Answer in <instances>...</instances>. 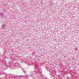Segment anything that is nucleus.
I'll return each mask as SVG.
<instances>
[{"mask_svg": "<svg viewBox=\"0 0 79 79\" xmlns=\"http://www.w3.org/2000/svg\"><path fill=\"white\" fill-rule=\"evenodd\" d=\"M48 70H49V72H50L51 74H52L55 72V70H54V68H50V69L49 68H48Z\"/></svg>", "mask_w": 79, "mask_h": 79, "instance_id": "nucleus-1", "label": "nucleus"}, {"mask_svg": "<svg viewBox=\"0 0 79 79\" xmlns=\"http://www.w3.org/2000/svg\"><path fill=\"white\" fill-rule=\"evenodd\" d=\"M35 66L36 67V68H37V69L39 70V66H38L37 64H36V65H35Z\"/></svg>", "mask_w": 79, "mask_h": 79, "instance_id": "nucleus-2", "label": "nucleus"}, {"mask_svg": "<svg viewBox=\"0 0 79 79\" xmlns=\"http://www.w3.org/2000/svg\"><path fill=\"white\" fill-rule=\"evenodd\" d=\"M29 64H32V61H30L29 62Z\"/></svg>", "mask_w": 79, "mask_h": 79, "instance_id": "nucleus-3", "label": "nucleus"}, {"mask_svg": "<svg viewBox=\"0 0 79 79\" xmlns=\"http://www.w3.org/2000/svg\"><path fill=\"white\" fill-rule=\"evenodd\" d=\"M22 71H24V69H22Z\"/></svg>", "mask_w": 79, "mask_h": 79, "instance_id": "nucleus-4", "label": "nucleus"}]
</instances>
